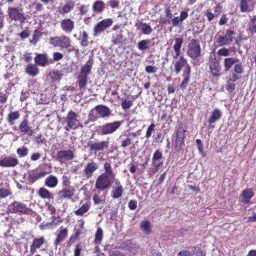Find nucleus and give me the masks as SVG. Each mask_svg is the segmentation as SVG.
Listing matches in <instances>:
<instances>
[{
	"label": "nucleus",
	"mask_w": 256,
	"mask_h": 256,
	"mask_svg": "<svg viewBox=\"0 0 256 256\" xmlns=\"http://www.w3.org/2000/svg\"><path fill=\"white\" fill-rule=\"evenodd\" d=\"M186 130V126L181 123L176 132L174 148L178 152L182 150V146L184 144Z\"/></svg>",
	"instance_id": "1"
},
{
	"label": "nucleus",
	"mask_w": 256,
	"mask_h": 256,
	"mask_svg": "<svg viewBox=\"0 0 256 256\" xmlns=\"http://www.w3.org/2000/svg\"><path fill=\"white\" fill-rule=\"evenodd\" d=\"M201 48L200 42L198 40L192 39L188 45L186 54L191 58L195 60L200 56Z\"/></svg>",
	"instance_id": "2"
},
{
	"label": "nucleus",
	"mask_w": 256,
	"mask_h": 256,
	"mask_svg": "<svg viewBox=\"0 0 256 256\" xmlns=\"http://www.w3.org/2000/svg\"><path fill=\"white\" fill-rule=\"evenodd\" d=\"M174 72L176 74L180 73L182 70V74L190 72L191 68L187 60L183 56H180L177 60L173 62Z\"/></svg>",
	"instance_id": "3"
},
{
	"label": "nucleus",
	"mask_w": 256,
	"mask_h": 256,
	"mask_svg": "<svg viewBox=\"0 0 256 256\" xmlns=\"http://www.w3.org/2000/svg\"><path fill=\"white\" fill-rule=\"evenodd\" d=\"M50 44L54 46L67 48L70 46L71 40L69 37L65 35L56 36L50 39Z\"/></svg>",
	"instance_id": "4"
},
{
	"label": "nucleus",
	"mask_w": 256,
	"mask_h": 256,
	"mask_svg": "<svg viewBox=\"0 0 256 256\" xmlns=\"http://www.w3.org/2000/svg\"><path fill=\"white\" fill-rule=\"evenodd\" d=\"M78 118V115L74 111L70 110L66 118L65 122L66 124L64 127V129L68 131L71 129L77 128L78 125L79 124V120Z\"/></svg>",
	"instance_id": "5"
},
{
	"label": "nucleus",
	"mask_w": 256,
	"mask_h": 256,
	"mask_svg": "<svg viewBox=\"0 0 256 256\" xmlns=\"http://www.w3.org/2000/svg\"><path fill=\"white\" fill-rule=\"evenodd\" d=\"M122 124L121 121L104 124L100 126V134L102 136L111 134L118 129Z\"/></svg>",
	"instance_id": "6"
},
{
	"label": "nucleus",
	"mask_w": 256,
	"mask_h": 256,
	"mask_svg": "<svg viewBox=\"0 0 256 256\" xmlns=\"http://www.w3.org/2000/svg\"><path fill=\"white\" fill-rule=\"evenodd\" d=\"M113 181L114 180L104 175L100 174L96 180L95 188L100 190L103 191L108 188Z\"/></svg>",
	"instance_id": "7"
},
{
	"label": "nucleus",
	"mask_w": 256,
	"mask_h": 256,
	"mask_svg": "<svg viewBox=\"0 0 256 256\" xmlns=\"http://www.w3.org/2000/svg\"><path fill=\"white\" fill-rule=\"evenodd\" d=\"M74 152L72 150H60L56 156V160L60 164H66L74 158Z\"/></svg>",
	"instance_id": "8"
},
{
	"label": "nucleus",
	"mask_w": 256,
	"mask_h": 256,
	"mask_svg": "<svg viewBox=\"0 0 256 256\" xmlns=\"http://www.w3.org/2000/svg\"><path fill=\"white\" fill-rule=\"evenodd\" d=\"M8 208L10 212L12 213L30 214L32 211L24 204L17 202L9 204Z\"/></svg>",
	"instance_id": "9"
},
{
	"label": "nucleus",
	"mask_w": 256,
	"mask_h": 256,
	"mask_svg": "<svg viewBox=\"0 0 256 256\" xmlns=\"http://www.w3.org/2000/svg\"><path fill=\"white\" fill-rule=\"evenodd\" d=\"M234 32L230 30L226 31L224 36H218L216 38V42L220 46L230 44L233 41V36Z\"/></svg>",
	"instance_id": "10"
},
{
	"label": "nucleus",
	"mask_w": 256,
	"mask_h": 256,
	"mask_svg": "<svg viewBox=\"0 0 256 256\" xmlns=\"http://www.w3.org/2000/svg\"><path fill=\"white\" fill-rule=\"evenodd\" d=\"M108 141L90 142L88 146L91 153L96 154L98 152H102L108 147Z\"/></svg>",
	"instance_id": "11"
},
{
	"label": "nucleus",
	"mask_w": 256,
	"mask_h": 256,
	"mask_svg": "<svg viewBox=\"0 0 256 256\" xmlns=\"http://www.w3.org/2000/svg\"><path fill=\"white\" fill-rule=\"evenodd\" d=\"M8 15L10 19L15 21L24 22L26 19L22 10L16 8H8Z\"/></svg>",
	"instance_id": "12"
},
{
	"label": "nucleus",
	"mask_w": 256,
	"mask_h": 256,
	"mask_svg": "<svg viewBox=\"0 0 256 256\" xmlns=\"http://www.w3.org/2000/svg\"><path fill=\"white\" fill-rule=\"evenodd\" d=\"M172 40H174V44L173 46L174 52L173 53L172 51L170 52V50H171L170 48H168L166 50V54L168 55L170 52H172V56L173 58H176L180 56V48H182V44H183L184 40L181 38H177Z\"/></svg>",
	"instance_id": "13"
},
{
	"label": "nucleus",
	"mask_w": 256,
	"mask_h": 256,
	"mask_svg": "<svg viewBox=\"0 0 256 256\" xmlns=\"http://www.w3.org/2000/svg\"><path fill=\"white\" fill-rule=\"evenodd\" d=\"M18 129L23 135L27 134L30 136L34 134V131L30 126V124L26 118H24L20 122Z\"/></svg>",
	"instance_id": "14"
},
{
	"label": "nucleus",
	"mask_w": 256,
	"mask_h": 256,
	"mask_svg": "<svg viewBox=\"0 0 256 256\" xmlns=\"http://www.w3.org/2000/svg\"><path fill=\"white\" fill-rule=\"evenodd\" d=\"M112 24L111 18L104 19L98 23L94 27V36L100 34L106 28H109Z\"/></svg>",
	"instance_id": "15"
},
{
	"label": "nucleus",
	"mask_w": 256,
	"mask_h": 256,
	"mask_svg": "<svg viewBox=\"0 0 256 256\" xmlns=\"http://www.w3.org/2000/svg\"><path fill=\"white\" fill-rule=\"evenodd\" d=\"M123 187L120 182L116 180L114 181V184L112 186V196L114 199L120 198L123 193Z\"/></svg>",
	"instance_id": "16"
},
{
	"label": "nucleus",
	"mask_w": 256,
	"mask_h": 256,
	"mask_svg": "<svg viewBox=\"0 0 256 256\" xmlns=\"http://www.w3.org/2000/svg\"><path fill=\"white\" fill-rule=\"evenodd\" d=\"M95 110L98 116L101 118H108L112 114V110L106 106L98 105L95 106Z\"/></svg>",
	"instance_id": "17"
},
{
	"label": "nucleus",
	"mask_w": 256,
	"mask_h": 256,
	"mask_svg": "<svg viewBox=\"0 0 256 256\" xmlns=\"http://www.w3.org/2000/svg\"><path fill=\"white\" fill-rule=\"evenodd\" d=\"M209 67L213 76H220V62L216 58L210 60Z\"/></svg>",
	"instance_id": "18"
},
{
	"label": "nucleus",
	"mask_w": 256,
	"mask_h": 256,
	"mask_svg": "<svg viewBox=\"0 0 256 256\" xmlns=\"http://www.w3.org/2000/svg\"><path fill=\"white\" fill-rule=\"evenodd\" d=\"M74 22L70 18H66L60 22L62 30L66 34H70L74 29Z\"/></svg>",
	"instance_id": "19"
},
{
	"label": "nucleus",
	"mask_w": 256,
	"mask_h": 256,
	"mask_svg": "<svg viewBox=\"0 0 256 256\" xmlns=\"http://www.w3.org/2000/svg\"><path fill=\"white\" fill-rule=\"evenodd\" d=\"M222 116V111L218 108H216L210 113V115L209 117L208 122L209 123V126L212 128H214V126L212 125L216 121L220 119Z\"/></svg>",
	"instance_id": "20"
},
{
	"label": "nucleus",
	"mask_w": 256,
	"mask_h": 256,
	"mask_svg": "<svg viewBox=\"0 0 256 256\" xmlns=\"http://www.w3.org/2000/svg\"><path fill=\"white\" fill-rule=\"evenodd\" d=\"M18 164V160L12 156H6L0 160V166L3 167H14Z\"/></svg>",
	"instance_id": "21"
},
{
	"label": "nucleus",
	"mask_w": 256,
	"mask_h": 256,
	"mask_svg": "<svg viewBox=\"0 0 256 256\" xmlns=\"http://www.w3.org/2000/svg\"><path fill=\"white\" fill-rule=\"evenodd\" d=\"M254 192L250 188L244 190L240 198V200L244 204H248L251 198L254 196Z\"/></svg>",
	"instance_id": "22"
},
{
	"label": "nucleus",
	"mask_w": 256,
	"mask_h": 256,
	"mask_svg": "<svg viewBox=\"0 0 256 256\" xmlns=\"http://www.w3.org/2000/svg\"><path fill=\"white\" fill-rule=\"evenodd\" d=\"M222 12V7L219 4L214 8V12L212 13L210 10L208 9L204 12V16H206L208 20L210 22L215 17H217Z\"/></svg>",
	"instance_id": "23"
},
{
	"label": "nucleus",
	"mask_w": 256,
	"mask_h": 256,
	"mask_svg": "<svg viewBox=\"0 0 256 256\" xmlns=\"http://www.w3.org/2000/svg\"><path fill=\"white\" fill-rule=\"evenodd\" d=\"M98 168L97 164L92 161V162L88 163L85 166L84 170L85 176L87 178L92 176L94 172Z\"/></svg>",
	"instance_id": "24"
},
{
	"label": "nucleus",
	"mask_w": 256,
	"mask_h": 256,
	"mask_svg": "<svg viewBox=\"0 0 256 256\" xmlns=\"http://www.w3.org/2000/svg\"><path fill=\"white\" fill-rule=\"evenodd\" d=\"M68 233V230L66 228H64L62 226L60 228V232L54 242V244L56 248H57L58 246L60 244L61 242H62L67 236Z\"/></svg>",
	"instance_id": "25"
},
{
	"label": "nucleus",
	"mask_w": 256,
	"mask_h": 256,
	"mask_svg": "<svg viewBox=\"0 0 256 256\" xmlns=\"http://www.w3.org/2000/svg\"><path fill=\"white\" fill-rule=\"evenodd\" d=\"M45 242L46 241L44 236H42L40 238H34L33 240L32 243L30 248V252L32 254L35 252L36 250L40 248Z\"/></svg>",
	"instance_id": "26"
},
{
	"label": "nucleus",
	"mask_w": 256,
	"mask_h": 256,
	"mask_svg": "<svg viewBox=\"0 0 256 256\" xmlns=\"http://www.w3.org/2000/svg\"><path fill=\"white\" fill-rule=\"evenodd\" d=\"M48 172L44 171H42L40 172H31L28 174V180L31 183H34L38 180L44 177Z\"/></svg>",
	"instance_id": "27"
},
{
	"label": "nucleus",
	"mask_w": 256,
	"mask_h": 256,
	"mask_svg": "<svg viewBox=\"0 0 256 256\" xmlns=\"http://www.w3.org/2000/svg\"><path fill=\"white\" fill-rule=\"evenodd\" d=\"M239 62V60L236 57H230L224 59V70L226 72L230 70L232 66L237 62Z\"/></svg>",
	"instance_id": "28"
},
{
	"label": "nucleus",
	"mask_w": 256,
	"mask_h": 256,
	"mask_svg": "<svg viewBox=\"0 0 256 256\" xmlns=\"http://www.w3.org/2000/svg\"><path fill=\"white\" fill-rule=\"evenodd\" d=\"M122 32V30H120L114 34L112 40V42L113 44L116 45H122L125 42L126 39L124 38Z\"/></svg>",
	"instance_id": "29"
},
{
	"label": "nucleus",
	"mask_w": 256,
	"mask_h": 256,
	"mask_svg": "<svg viewBox=\"0 0 256 256\" xmlns=\"http://www.w3.org/2000/svg\"><path fill=\"white\" fill-rule=\"evenodd\" d=\"M58 195L60 198H71L74 195L72 189L69 188H65L58 192Z\"/></svg>",
	"instance_id": "30"
},
{
	"label": "nucleus",
	"mask_w": 256,
	"mask_h": 256,
	"mask_svg": "<svg viewBox=\"0 0 256 256\" xmlns=\"http://www.w3.org/2000/svg\"><path fill=\"white\" fill-rule=\"evenodd\" d=\"M104 172L101 174L108 176L114 180L116 176L112 168L111 164L110 162H106L104 166Z\"/></svg>",
	"instance_id": "31"
},
{
	"label": "nucleus",
	"mask_w": 256,
	"mask_h": 256,
	"mask_svg": "<svg viewBox=\"0 0 256 256\" xmlns=\"http://www.w3.org/2000/svg\"><path fill=\"white\" fill-rule=\"evenodd\" d=\"M188 13L186 11H182L180 14V16H176L172 19L170 21L174 26H177L181 24L183 20L186 19L188 17Z\"/></svg>",
	"instance_id": "32"
},
{
	"label": "nucleus",
	"mask_w": 256,
	"mask_h": 256,
	"mask_svg": "<svg viewBox=\"0 0 256 256\" xmlns=\"http://www.w3.org/2000/svg\"><path fill=\"white\" fill-rule=\"evenodd\" d=\"M132 96L130 95L124 94V97L121 98V106L124 110L130 108L132 105Z\"/></svg>",
	"instance_id": "33"
},
{
	"label": "nucleus",
	"mask_w": 256,
	"mask_h": 256,
	"mask_svg": "<svg viewBox=\"0 0 256 256\" xmlns=\"http://www.w3.org/2000/svg\"><path fill=\"white\" fill-rule=\"evenodd\" d=\"M58 182V179L56 176L50 175L45 179L44 184L50 188H54L57 186Z\"/></svg>",
	"instance_id": "34"
},
{
	"label": "nucleus",
	"mask_w": 256,
	"mask_h": 256,
	"mask_svg": "<svg viewBox=\"0 0 256 256\" xmlns=\"http://www.w3.org/2000/svg\"><path fill=\"white\" fill-rule=\"evenodd\" d=\"M162 158V153L158 150H156L152 158V164L156 167V169H158V168L162 165V162H158V161L160 160Z\"/></svg>",
	"instance_id": "35"
},
{
	"label": "nucleus",
	"mask_w": 256,
	"mask_h": 256,
	"mask_svg": "<svg viewBox=\"0 0 256 256\" xmlns=\"http://www.w3.org/2000/svg\"><path fill=\"white\" fill-rule=\"evenodd\" d=\"M25 72L31 76H35L39 73V70L34 64H29L25 68Z\"/></svg>",
	"instance_id": "36"
},
{
	"label": "nucleus",
	"mask_w": 256,
	"mask_h": 256,
	"mask_svg": "<svg viewBox=\"0 0 256 256\" xmlns=\"http://www.w3.org/2000/svg\"><path fill=\"white\" fill-rule=\"evenodd\" d=\"M20 117L18 111L10 112L7 116L6 120L10 125L12 126Z\"/></svg>",
	"instance_id": "37"
},
{
	"label": "nucleus",
	"mask_w": 256,
	"mask_h": 256,
	"mask_svg": "<svg viewBox=\"0 0 256 256\" xmlns=\"http://www.w3.org/2000/svg\"><path fill=\"white\" fill-rule=\"evenodd\" d=\"M93 64V61L92 59L89 60L84 64L80 68V73L86 76L88 75L90 72L92 66Z\"/></svg>",
	"instance_id": "38"
},
{
	"label": "nucleus",
	"mask_w": 256,
	"mask_h": 256,
	"mask_svg": "<svg viewBox=\"0 0 256 256\" xmlns=\"http://www.w3.org/2000/svg\"><path fill=\"white\" fill-rule=\"evenodd\" d=\"M40 196L44 199H53L52 194L46 188H40L38 192Z\"/></svg>",
	"instance_id": "39"
},
{
	"label": "nucleus",
	"mask_w": 256,
	"mask_h": 256,
	"mask_svg": "<svg viewBox=\"0 0 256 256\" xmlns=\"http://www.w3.org/2000/svg\"><path fill=\"white\" fill-rule=\"evenodd\" d=\"M139 28H140L142 33L146 35H149L152 32L151 26L146 23L140 22L139 24Z\"/></svg>",
	"instance_id": "40"
},
{
	"label": "nucleus",
	"mask_w": 256,
	"mask_h": 256,
	"mask_svg": "<svg viewBox=\"0 0 256 256\" xmlns=\"http://www.w3.org/2000/svg\"><path fill=\"white\" fill-rule=\"evenodd\" d=\"M34 61L36 64L42 66H45L48 62L46 56L42 54L37 55L34 58Z\"/></svg>",
	"instance_id": "41"
},
{
	"label": "nucleus",
	"mask_w": 256,
	"mask_h": 256,
	"mask_svg": "<svg viewBox=\"0 0 256 256\" xmlns=\"http://www.w3.org/2000/svg\"><path fill=\"white\" fill-rule=\"evenodd\" d=\"M150 44V40L148 39L142 40L138 44V48L140 50H144L149 48Z\"/></svg>",
	"instance_id": "42"
},
{
	"label": "nucleus",
	"mask_w": 256,
	"mask_h": 256,
	"mask_svg": "<svg viewBox=\"0 0 256 256\" xmlns=\"http://www.w3.org/2000/svg\"><path fill=\"white\" fill-rule=\"evenodd\" d=\"M78 83L80 88H84L87 84L88 76L80 73L78 76Z\"/></svg>",
	"instance_id": "43"
},
{
	"label": "nucleus",
	"mask_w": 256,
	"mask_h": 256,
	"mask_svg": "<svg viewBox=\"0 0 256 256\" xmlns=\"http://www.w3.org/2000/svg\"><path fill=\"white\" fill-rule=\"evenodd\" d=\"M90 208V204L88 202H86L78 210L74 211V213L77 216H82L84 213L88 210Z\"/></svg>",
	"instance_id": "44"
},
{
	"label": "nucleus",
	"mask_w": 256,
	"mask_h": 256,
	"mask_svg": "<svg viewBox=\"0 0 256 256\" xmlns=\"http://www.w3.org/2000/svg\"><path fill=\"white\" fill-rule=\"evenodd\" d=\"M140 228L146 234H148L151 232V226L148 220H143L140 224Z\"/></svg>",
	"instance_id": "45"
},
{
	"label": "nucleus",
	"mask_w": 256,
	"mask_h": 256,
	"mask_svg": "<svg viewBox=\"0 0 256 256\" xmlns=\"http://www.w3.org/2000/svg\"><path fill=\"white\" fill-rule=\"evenodd\" d=\"M126 245V251L128 250L130 253H132L134 254H136V252L138 248L136 244L131 242H127Z\"/></svg>",
	"instance_id": "46"
},
{
	"label": "nucleus",
	"mask_w": 256,
	"mask_h": 256,
	"mask_svg": "<svg viewBox=\"0 0 256 256\" xmlns=\"http://www.w3.org/2000/svg\"><path fill=\"white\" fill-rule=\"evenodd\" d=\"M104 6V4L102 1L97 0L94 4L92 8L94 11L100 13L103 10Z\"/></svg>",
	"instance_id": "47"
},
{
	"label": "nucleus",
	"mask_w": 256,
	"mask_h": 256,
	"mask_svg": "<svg viewBox=\"0 0 256 256\" xmlns=\"http://www.w3.org/2000/svg\"><path fill=\"white\" fill-rule=\"evenodd\" d=\"M103 238V230L102 228H99L97 229L95 234L94 243L99 244L101 243Z\"/></svg>",
	"instance_id": "48"
},
{
	"label": "nucleus",
	"mask_w": 256,
	"mask_h": 256,
	"mask_svg": "<svg viewBox=\"0 0 256 256\" xmlns=\"http://www.w3.org/2000/svg\"><path fill=\"white\" fill-rule=\"evenodd\" d=\"M80 40H81L80 44L82 46H88V35L86 32L84 31L80 36Z\"/></svg>",
	"instance_id": "49"
},
{
	"label": "nucleus",
	"mask_w": 256,
	"mask_h": 256,
	"mask_svg": "<svg viewBox=\"0 0 256 256\" xmlns=\"http://www.w3.org/2000/svg\"><path fill=\"white\" fill-rule=\"evenodd\" d=\"M190 72H188L186 74H182L184 79L180 86L182 89H185L188 85L190 79Z\"/></svg>",
	"instance_id": "50"
},
{
	"label": "nucleus",
	"mask_w": 256,
	"mask_h": 256,
	"mask_svg": "<svg viewBox=\"0 0 256 256\" xmlns=\"http://www.w3.org/2000/svg\"><path fill=\"white\" fill-rule=\"evenodd\" d=\"M248 30H249L252 34H256V16L250 20Z\"/></svg>",
	"instance_id": "51"
},
{
	"label": "nucleus",
	"mask_w": 256,
	"mask_h": 256,
	"mask_svg": "<svg viewBox=\"0 0 256 256\" xmlns=\"http://www.w3.org/2000/svg\"><path fill=\"white\" fill-rule=\"evenodd\" d=\"M74 4L72 2H69L64 6L62 14H66L70 12L74 8Z\"/></svg>",
	"instance_id": "52"
},
{
	"label": "nucleus",
	"mask_w": 256,
	"mask_h": 256,
	"mask_svg": "<svg viewBox=\"0 0 256 256\" xmlns=\"http://www.w3.org/2000/svg\"><path fill=\"white\" fill-rule=\"evenodd\" d=\"M88 119L90 122H95L98 118V114H96L95 110V107L94 108L91 109L88 114Z\"/></svg>",
	"instance_id": "53"
},
{
	"label": "nucleus",
	"mask_w": 256,
	"mask_h": 256,
	"mask_svg": "<svg viewBox=\"0 0 256 256\" xmlns=\"http://www.w3.org/2000/svg\"><path fill=\"white\" fill-rule=\"evenodd\" d=\"M42 33L39 30H36L32 36V38L30 40V42L33 44L35 45L36 42L40 40L42 36Z\"/></svg>",
	"instance_id": "54"
},
{
	"label": "nucleus",
	"mask_w": 256,
	"mask_h": 256,
	"mask_svg": "<svg viewBox=\"0 0 256 256\" xmlns=\"http://www.w3.org/2000/svg\"><path fill=\"white\" fill-rule=\"evenodd\" d=\"M28 150L25 146L18 148L16 150V152L20 158L26 156L28 154Z\"/></svg>",
	"instance_id": "55"
},
{
	"label": "nucleus",
	"mask_w": 256,
	"mask_h": 256,
	"mask_svg": "<svg viewBox=\"0 0 256 256\" xmlns=\"http://www.w3.org/2000/svg\"><path fill=\"white\" fill-rule=\"evenodd\" d=\"M243 72L242 64L241 62H237L235 64L234 68V72L235 73L240 75Z\"/></svg>",
	"instance_id": "56"
},
{
	"label": "nucleus",
	"mask_w": 256,
	"mask_h": 256,
	"mask_svg": "<svg viewBox=\"0 0 256 256\" xmlns=\"http://www.w3.org/2000/svg\"><path fill=\"white\" fill-rule=\"evenodd\" d=\"M165 12L166 14V18L168 20H163L162 23L163 24H166L168 23L170 24V20L172 18V14L170 10V8H166L165 10Z\"/></svg>",
	"instance_id": "57"
},
{
	"label": "nucleus",
	"mask_w": 256,
	"mask_h": 256,
	"mask_svg": "<svg viewBox=\"0 0 256 256\" xmlns=\"http://www.w3.org/2000/svg\"><path fill=\"white\" fill-rule=\"evenodd\" d=\"M241 78V76L233 72L229 74L228 80L230 82H234Z\"/></svg>",
	"instance_id": "58"
},
{
	"label": "nucleus",
	"mask_w": 256,
	"mask_h": 256,
	"mask_svg": "<svg viewBox=\"0 0 256 256\" xmlns=\"http://www.w3.org/2000/svg\"><path fill=\"white\" fill-rule=\"evenodd\" d=\"M92 199L95 204H104L105 202L104 198L97 194H94Z\"/></svg>",
	"instance_id": "59"
},
{
	"label": "nucleus",
	"mask_w": 256,
	"mask_h": 256,
	"mask_svg": "<svg viewBox=\"0 0 256 256\" xmlns=\"http://www.w3.org/2000/svg\"><path fill=\"white\" fill-rule=\"evenodd\" d=\"M250 0H241L240 2V10L242 12L248 11V4Z\"/></svg>",
	"instance_id": "60"
},
{
	"label": "nucleus",
	"mask_w": 256,
	"mask_h": 256,
	"mask_svg": "<svg viewBox=\"0 0 256 256\" xmlns=\"http://www.w3.org/2000/svg\"><path fill=\"white\" fill-rule=\"evenodd\" d=\"M11 194L10 190L8 188H0V198H5Z\"/></svg>",
	"instance_id": "61"
},
{
	"label": "nucleus",
	"mask_w": 256,
	"mask_h": 256,
	"mask_svg": "<svg viewBox=\"0 0 256 256\" xmlns=\"http://www.w3.org/2000/svg\"><path fill=\"white\" fill-rule=\"evenodd\" d=\"M218 54L220 56H229L230 52L228 48H222L220 49L218 52Z\"/></svg>",
	"instance_id": "62"
},
{
	"label": "nucleus",
	"mask_w": 256,
	"mask_h": 256,
	"mask_svg": "<svg viewBox=\"0 0 256 256\" xmlns=\"http://www.w3.org/2000/svg\"><path fill=\"white\" fill-rule=\"evenodd\" d=\"M145 70L148 74H154L156 72L157 68L154 66H146Z\"/></svg>",
	"instance_id": "63"
},
{
	"label": "nucleus",
	"mask_w": 256,
	"mask_h": 256,
	"mask_svg": "<svg viewBox=\"0 0 256 256\" xmlns=\"http://www.w3.org/2000/svg\"><path fill=\"white\" fill-rule=\"evenodd\" d=\"M110 256H126V254L117 250H112L110 252Z\"/></svg>",
	"instance_id": "64"
}]
</instances>
